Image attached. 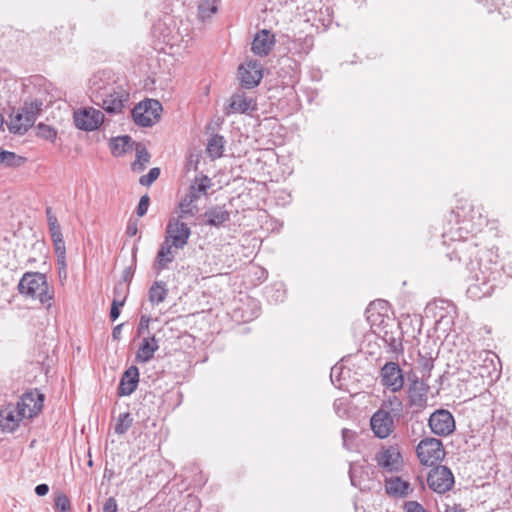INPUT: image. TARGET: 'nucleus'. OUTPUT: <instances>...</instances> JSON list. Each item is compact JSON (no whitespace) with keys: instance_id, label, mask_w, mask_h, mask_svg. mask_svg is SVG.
Segmentation results:
<instances>
[{"instance_id":"49","label":"nucleus","mask_w":512,"mask_h":512,"mask_svg":"<svg viewBox=\"0 0 512 512\" xmlns=\"http://www.w3.org/2000/svg\"><path fill=\"white\" fill-rule=\"evenodd\" d=\"M122 291H126V287L123 284H118L114 287V297H121Z\"/></svg>"},{"instance_id":"43","label":"nucleus","mask_w":512,"mask_h":512,"mask_svg":"<svg viewBox=\"0 0 512 512\" xmlns=\"http://www.w3.org/2000/svg\"><path fill=\"white\" fill-rule=\"evenodd\" d=\"M405 512H427L424 507L416 501H408L404 505Z\"/></svg>"},{"instance_id":"17","label":"nucleus","mask_w":512,"mask_h":512,"mask_svg":"<svg viewBox=\"0 0 512 512\" xmlns=\"http://www.w3.org/2000/svg\"><path fill=\"white\" fill-rule=\"evenodd\" d=\"M25 421L15 403H8L0 410V427L3 431L14 432Z\"/></svg>"},{"instance_id":"14","label":"nucleus","mask_w":512,"mask_h":512,"mask_svg":"<svg viewBox=\"0 0 512 512\" xmlns=\"http://www.w3.org/2000/svg\"><path fill=\"white\" fill-rule=\"evenodd\" d=\"M257 110V101L254 97L246 95L243 91L235 92L225 107V114H251Z\"/></svg>"},{"instance_id":"54","label":"nucleus","mask_w":512,"mask_h":512,"mask_svg":"<svg viewBox=\"0 0 512 512\" xmlns=\"http://www.w3.org/2000/svg\"><path fill=\"white\" fill-rule=\"evenodd\" d=\"M432 368V363L429 361V360H425V363H424V370L429 372Z\"/></svg>"},{"instance_id":"7","label":"nucleus","mask_w":512,"mask_h":512,"mask_svg":"<svg viewBox=\"0 0 512 512\" xmlns=\"http://www.w3.org/2000/svg\"><path fill=\"white\" fill-rule=\"evenodd\" d=\"M73 120L78 129L91 132L97 130L104 122V114L94 107H83L74 111Z\"/></svg>"},{"instance_id":"2","label":"nucleus","mask_w":512,"mask_h":512,"mask_svg":"<svg viewBox=\"0 0 512 512\" xmlns=\"http://www.w3.org/2000/svg\"><path fill=\"white\" fill-rule=\"evenodd\" d=\"M89 97L109 114H119L129 100V93L109 71H99L89 80Z\"/></svg>"},{"instance_id":"18","label":"nucleus","mask_w":512,"mask_h":512,"mask_svg":"<svg viewBox=\"0 0 512 512\" xmlns=\"http://www.w3.org/2000/svg\"><path fill=\"white\" fill-rule=\"evenodd\" d=\"M425 374L422 375V378ZM409 387L408 395L413 405L422 406L427 400L429 385L424 379H419L415 374L408 375Z\"/></svg>"},{"instance_id":"9","label":"nucleus","mask_w":512,"mask_h":512,"mask_svg":"<svg viewBox=\"0 0 512 512\" xmlns=\"http://www.w3.org/2000/svg\"><path fill=\"white\" fill-rule=\"evenodd\" d=\"M427 484L432 491L443 494L453 487L454 476L448 467L439 465L429 471Z\"/></svg>"},{"instance_id":"13","label":"nucleus","mask_w":512,"mask_h":512,"mask_svg":"<svg viewBox=\"0 0 512 512\" xmlns=\"http://www.w3.org/2000/svg\"><path fill=\"white\" fill-rule=\"evenodd\" d=\"M375 460L378 466L387 472H397L403 465V458L397 445L380 449L375 455Z\"/></svg>"},{"instance_id":"31","label":"nucleus","mask_w":512,"mask_h":512,"mask_svg":"<svg viewBox=\"0 0 512 512\" xmlns=\"http://www.w3.org/2000/svg\"><path fill=\"white\" fill-rule=\"evenodd\" d=\"M446 307L442 306L441 309L446 310V314H441L437 320L438 325L444 326L446 329H450V327L454 324V317L456 314V307L450 302H441Z\"/></svg>"},{"instance_id":"41","label":"nucleus","mask_w":512,"mask_h":512,"mask_svg":"<svg viewBox=\"0 0 512 512\" xmlns=\"http://www.w3.org/2000/svg\"><path fill=\"white\" fill-rule=\"evenodd\" d=\"M55 507L60 512H68L71 508L68 497L64 494H60L55 498Z\"/></svg>"},{"instance_id":"29","label":"nucleus","mask_w":512,"mask_h":512,"mask_svg":"<svg viewBox=\"0 0 512 512\" xmlns=\"http://www.w3.org/2000/svg\"><path fill=\"white\" fill-rule=\"evenodd\" d=\"M150 161V154L147 149L141 145L136 146V159L132 163V170L135 172H141L146 168V165Z\"/></svg>"},{"instance_id":"42","label":"nucleus","mask_w":512,"mask_h":512,"mask_svg":"<svg viewBox=\"0 0 512 512\" xmlns=\"http://www.w3.org/2000/svg\"><path fill=\"white\" fill-rule=\"evenodd\" d=\"M149 203H150V198L148 195H143L140 198V201L138 203L137 210H136V213L139 217H142L147 213Z\"/></svg>"},{"instance_id":"52","label":"nucleus","mask_w":512,"mask_h":512,"mask_svg":"<svg viewBox=\"0 0 512 512\" xmlns=\"http://www.w3.org/2000/svg\"><path fill=\"white\" fill-rule=\"evenodd\" d=\"M121 329H122V324L117 325L113 328V331H112L113 338H115V339L119 338V336L121 334Z\"/></svg>"},{"instance_id":"53","label":"nucleus","mask_w":512,"mask_h":512,"mask_svg":"<svg viewBox=\"0 0 512 512\" xmlns=\"http://www.w3.org/2000/svg\"><path fill=\"white\" fill-rule=\"evenodd\" d=\"M59 267V276L66 278V258L64 259V266L58 265Z\"/></svg>"},{"instance_id":"30","label":"nucleus","mask_w":512,"mask_h":512,"mask_svg":"<svg viewBox=\"0 0 512 512\" xmlns=\"http://www.w3.org/2000/svg\"><path fill=\"white\" fill-rule=\"evenodd\" d=\"M220 0H201L198 5V16L202 20L211 18L218 10Z\"/></svg>"},{"instance_id":"28","label":"nucleus","mask_w":512,"mask_h":512,"mask_svg":"<svg viewBox=\"0 0 512 512\" xmlns=\"http://www.w3.org/2000/svg\"><path fill=\"white\" fill-rule=\"evenodd\" d=\"M131 144L130 136H119L110 141V149L114 156H121L130 148Z\"/></svg>"},{"instance_id":"44","label":"nucleus","mask_w":512,"mask_h":512,"mask_svg":"<svg viewBox=\"0 0 512 512\" xmlns=\"http://www.w3.org/2000/svg\"><path fill=\"white\" fill-rule=\"evenodd\" d=\"M103 512H118L117 502L114 497H109L105 501L103 505Z\"/></svg>"},{"instance_id":"3","label":"nucleus","mask_w":512,"mask_h":512,"mask_svg":"<svg viewBox=\"0 0 512 512\" xmlns=\"http://www.w3.org/2000/svg\"><path fill=\"white\" fill-rule=\"evenodd\" d=\"M20 294L25 297L38 300L47 309L52 306L53 292L49 290L46 276L39 272L25 273L19 284Z\"/></svg>"},{"instance_id":"22","label":"nucleus","mask_w":512,"mask_h":512,"mask_svg":"<svg viewBox=\"0 0 512 512\" xmlns=\"http://www.w3.org/2000/svg\"><path fill=\"white\" fill-rule=\"evenodd\" d=\"M494 354H490L487 351H482L479 353L478 358L479 360L473 359L474 366L473 369L476 371L477 368L479 369L477 371V374L481 377H492V372L496 371L495 364H494Z\"/></svg>"},{"instance_id":"27","label":"nucleus","mask_w":512,"mask_h":512,"mask_svg":"<svg viewBox=\"0 0 512 512\" xmlns=\"http://www.w3.org/2000/svg\"><path fill=\"white\" fill-rule=\"evenodd\" d=\"M167 295L168 289L163 281H156L149 290V300L154 305L162 303Z\"/></svg>"},{"instance_id":"5","label":"nucleus","mask_w":512,"mask_h":512,"mask_svg":"<svg viewBox=\"0 0 512 512\" xmlns=\"http://www.w3.org/2000/svg\"><path fill=\"white\" fill-rule=\"evenodd\" d=\"M162 105L158 100L147 99L137 104L132 110V117L137 125L148 127L160 119Z\"/></svg>"},{"instance_id":"48","label":"nucleus","mask_w":512,"mask_h":512,"mask_svg":"<svg viewBox=\"0 0 512 512\" xmlns=\"http://www.w3.org/2000/svg\"><path fill=\"white\" fill-rule=\"evenodd\" d=\"M49 492V486L47 484H39L35 487V493L38 496H45Z\"/></svg>"},{"instance_id":"34","label":"nucleus","mask_w":512,"mask_h":512,"mask_svg":"<svg viewBox=\"0 0 512 512\" xmlns=\"http://www.w3.org/2000/svg\"><path fill=\"white\" fill-rule=\"evenodd\" d=\"M133 422V418L131 417L130 413H123L120 414L116 425H115V433L122 435L128 431V429L131 427Z\"/></svg>"},{"instance_id":"35","label":"nucleus","mask_w":512,"mask_h":512,"mask_svg":"<svg viewBox=\"0 0 512 512\" xmlns=\"http://www.w3.org/2000/svg\"><path fill=\"white\" fill-rule=\"evenodd\" d=\"M36 129L38 137L48 140L50 142L55 141L57 137V131L53 127L46 125L44 123H39Z\"/></svg>"},{"instance_id":"40","label":"nucleus","mask_w":512,"mask_h":512,"mask_svg":"<svg viewBox=\"0 0 512 512\" xmlns=\"http://www.w3.org/2000/svg\"><path fill=\"white\" fill-rule=\"evenodd\" d=\"M17 160L19 161L20 157H18L15 153L6 150H0V164L12 166Z\"/></svg>"},{"instance_id":"55","label":"nucleus","mask_w":512,"mask_h":512,"mask_svg":"<svg viewBox=\"0 0 512 512\" xmlns=\"http://www.w3.org/2000/svg\"><path fill=\"white\" fill-rule=\"evenodd\" d=\"M339 370H340V368H338V367H336V366H335V367H333V368L331 369L330 377H331V380H332V381H333V378H334V373H338V372H339Z\"/></svg>"},{"instance_id":"38","label":"nucleus","mask_w":512,"mask_h":512,"mask_svg":"<svg viewBox=\"0 0 512 512\" xmlns=\"http://www.w3.org/2000/svg\"><path fill=\"white\" fill-rule=\"evenodd\" d=\"M54 250L57 256V264L64 266V259L66 257V248L64 239L53 240Z\"/></svg>"},{"instance_id":"20","label":"nucleus","mask_w":512,"mask_h":512,"mask_svg":"<svg viewBox=\"0 0 512 512\" xmlns=\"http://www.w3.org/2000/svg\"><path fill=\"white\" fill-rule=\"evenodd\" d=\"M139 383V370L136 366H130L122 375L118 387L120 396H129L137 388Z\"/></svg>"},{"instance_id":"24","label":"nucleus","mask_w":512,"mask_h":512,"mask_svg":"<svg viewBox=\"0 0 512 512\" xmlns=\"http://www.w3.org/2000/svg\"><path fill=\"white\" fill-rule=\"evenodd\" d=\"M158 348L155 336L144 338L136 353V360L141 363L149 362Z\"/></svg>"},{"instance_id":"1","label":"nucleus","mask_w":512,"mask_h":512,"mask_svg":"<svg viewBox=\"0 0 512 512\" xmlns=\"http://www.w3.org/2000/svg\"><path fill=\"white\" fill-rule=\"evenodd\" d=\"M444 243L448 240L454 243L450 260L463 263L467 272V296L472 300H481L490 296L495 288L499 274L498 255L492 249L479 250L472 239L460 240L450 234H444Z\"/></svg>"},{"instance_id":"57","label":"nucleus","mask_w":512,"mask_h":512,"mask_svg":"<svg viewBox=\"0 0 512 512\" xmlns=\"http://www.w3.org/2000/svg\"><path fill=\"white\" fill-rule=\"evenodd\" d=\"M393 399H394L395 401H397L398 406H401V402H400V401H398V399H397V397H396V396H394V397H393Z\"/></svg>"},{"instance_id":"51","label":"nucleus","mask_w":512,"mask_h":512,"mask_svg":"<svg viewBox=\"0 0 512 512\" xmlns=\"http://www.w3.org/2000/svg\"><path fill=\"white\" fill-rule=\"evenodd\" d=\"M149 318L146 317V316H142L141 319H140V324H139V333H141V330L143 328H147L148 327V324H149Z\"/></svg>"},{"instance_id":"50","label":"nucleus","mask_w":512,"mask_h":512,"mask_svg":"<svg viewBox=\"0 0 512 512\" xmlns=\"http://www.w3.org/2000/svg\"><path fill=\"white\" fill-rule=\"evenodd\" d=\"M120 315V309H118L116 306H111L110 310V318L112 321H115Z\"/></svg>"},{"instance_id":"10","label":"nucleus","mask_w":512,"mask_h":512,"mask_svg":"<svg viewBox=\"0 0 512 512\" xmlns=\"http://www.w3.org/2000/svg\"><path fill=\"white\" fill-rule=\"evenodd\" d=\"M181 218L182 215L170 218L166 226L165 239L172 242L175 249H183L187 245L191 235L189 226L184 223Z\"/></svg>"},{"instance_id":"25","label":"nucleus","mask_w":512,"mask_h":512,"mask_svg":"<svg viewBox=\"0 0 512 512\" xmlns=\"http://www.w3.org/2000/svg\"><path fill=\"white\" fill-rule=\"evenodd\" d=\"M385 489L391 496L405 497L408 495L409 483L400 477H391L385 480Z\"/></svg>"},{"instance_id":"19","label":"nucleus","mask_w":512,"mask_h":512,"mask_svg":"<svg viewBox=\"0 0 512 512\" xmlns=\"http://www.w3.org/2000/svg\"><path fill=\"white\" fill-rule=\"evenodd\" d=\"M275 44V36L269 30L259 31L252 42V51L258 56H267L273 49Z\"/></svg>"},{"instance_id":"21","label":"nucleus","mask_w":512,"mask_h":512,"mask_svg":"<svg viewBox=\"0 0 512 512\" xmlns=\"http://www.w3.org/2000/svg\"><path fill=\"white\" fill-rule=\"evenodd\" d=\"M176 250L174 244L169 242L167 239H164L161 244L157 256L154 262V268L157 270H163L168 267V264L173 262L176 256Z\"/></svg>"},{"instance_id":"39","label":"nucleus","mask_w":512,"mask_h":512,"mask_svg":"<svg viewBox=\"0 0 512 512\" xmlns=\"http://www.w3.org/2000/svg\"><path fill=\"white\" fill-rule=\"evenodd\" d=\"M160 175V169L155 167L150 169V171L140 177L139 183L143 186H150Z\"/></svg>"},{"instance_id":"23","label":"nucleus","mask_w":512,"mask_h":512,"mask_svg":"<svg viewBox=\"0 0 512 512\" xmlns=\"http://www.w3.org/2000/svg\"><path fill=\"white\" fill-rule=\"evenodd\" d=\"M205 223L219 227L230 219V213L223 206H214L204 213Z\"/></svg>"},{"instance_id":"56","label":"nucleus","mask_w":512,"mask_h":512,"mask_svg":"<svg viewBox=\"0 0 512 512\" xmlns=\"http://www.w3.org/2000/svg\"><path fill=\"white\" fill-rule=\"evenodd\" d=\"M340 404H341V401H340V400H336V401L334 402V408H335V410L337 411V413H339V411H338V406H339Z\"/></svg>"},{"instance_id":"26","label":"nucleus","mask_w":512,"mask_h":512,"mask_svg":"<svg viewBox=\"0 0 512 512\" xmlns=\"http://www.w3.org/2000/svg\"><path fill=\"white\" fill-rule=\"evenodd\" d=\"M224 145V137L219 134H215L208 140L206 152L212 159L220 158L223 155Z\"/></svg>"},{"instance_id":"32","label":"nucleus","mask_w":512,"mask_h":512,"mask_svg":"<svg viewBox=\"0 0 512 512\" xmlns=\"http://www.w3.org/2000/svg\"><path fill=\"white\" fill-rule=\"evenodd\" d=\"M45 212H46L49 232H50L52 241L57 240V239H62L63 235H62L61 227H60V224L58 223L57 217L52 212V208L47 207Z\"/></svg>"},{"instance_id":"4","label":"nucleus","mask_w":512,"mask_h":512,"mask_svg":"<svg viewBox=\"0 0 512 512\" xmlns=\"http://www.w3.org/2000/svg\"><path fill=\"white\" fill-rule=\"evenodd\" d=\"M42 105L43 102L37 99L25 102L22 108L10 115L7 123L9 131L20 135L26 133L34 125Z\"/></svg>"},{"instance_id":"16","label":"nucleus","mask_w":512,"mask_h":512,"mask_svg":"<svg viewBox=\"0 0 512 512\" xmlns=\"http://www.w3.org/2000/svg\"><path fill=\"white\" fill-rule=\"evenodd\" d=\"M370 426L376 437L384 439L394 430V420L389 411L379 409L370 419Z\"/></svg>"},{"instance_id":"8","label":"nucleus","mask_w":512,"mask_h":512,"mask_svg":"<svg viewBox=\"0 0 512 512\" xmlns=\"http://www.w3.org/2000/svg\"><path fill=\"white\" fill-rule=\"evenodd\" d=\"M43 403L44 395L38 390H32L24 393L15 405L21 412V416L29 421L42 411Z\"/></svg>"},{"instance_id":"6","label":"nucleus","mask_w":512,"mask_h":512,"mask_svg":"<svg viewBox=\"0 0 512 512\" xmlns=\"http://www.w3.org/2000/svg\"><path fill=\"white\" fill-rule=\"evenodd\" d=\"M416 452L420 462L427 466L436 464L445 456L441 440L432 437L421 440Z\"/></svg>"},{"instance_id":"37","label":"nucleus","mask_w":512,"mask_h":512,"mask_svg":"<svg viewBox=\"0 0 512 512\" xmlns=\"http://www.w3.org/2000/svg\"><path fill=\"white\" fill-rule=\"evenodd\" d=\"M191 186L196 187V194L200 197L201 195L206 194V191L210 188L211 179L207 176H201L200 178H197Z\"/></svg>"},{"instance_id":"45","label":"nucleus","mask_w":512,"mask_h":512,"mask_svg":"<svg viewBox=\"0 0 512 512\" xmlns=\"http://www.w3.org/2000/svg\"><path fill=\"white\" fill-rule=\"evenodd\" d=\"M126 294H127V291H122V296L121 297L115 296L113 301H112V305L111 306H116L118 309H120L125 304Z\"/></svg>"},{"instance_id":"12","label":"nucleus","mask_w":512,"mask_h":512,"mask_svg":"<svg viewBox=\"0 0 512 512\" xmlns=\"http://www.w3.org/2000/svg\"><path fill=\"white\" fill-rule=\"evenodd\" d=\"M431 431L438 436H448L455 430V420L451 412L445 409L434 411L428 420Z\"/></svg>"},{"instance_id":"15","label":"nucleus","mask_w":512,"mask_h":512,"mask_svg":"<svg viewBox=\"0 0 512 512\" xmlns=\"http://www.w3.org/2000/svg\"><path fill=\"white\" fill-rule=\"evenodd\" d=\"M262 77V67L257 61H248L238 68V78L244 88L251 89L258 86Z\"/></svg>"},{"instance_id":"47","label":"nucleus","mask_w":512,"mask_h":512,"mask_svg":"<svg viewBox=\"0 0 512 512\" xmlns=\"http://www.w3.org/2000/svg\"><path fill=\"white\" fill-rule=\"evenodd\" d=\"M138 227L135 221H129L126 228V234L130 237H133L137 234Z\"/></svg>"},{"instance_id":"11","label":"nucleus","mask_w":512,"mask_h":512,"mask_svg":"<svg viewBox=\"0 0 512 512\" xmlns=\"http://www.w3.org/2000/svg\"><path fill=\"white\" fill-rule=\"evenodd\" d=\"M381 384L389 391L396 393L404 386V375L399 364L387 362L380 370Z\"/></svg>"},{"instance_id":"33","label":"nucleus","mask_w":512,"mask_h":512,"mask_svg":"<svg viewBox=\"0 0 512 512\" xmlns=\"http://www.w3.org/2000/svg\"><path fill=\"white\" fill-rule=\"evenodd\" d=\"M199 198V195L196 194V187L191 186L190 192L181 200L180 209L182 217L186 214L193 215L192 204Z\"/></svg>"},{"instance_id":"46","label":"nucleus","mask_w":512,"mask_h":512,"mask_svg":"<svg viewBox=\"0 0 512 512\" xmlns=\"http://www.w3.org/2000/svg\"><path fill=\"white\" fill-rule=\"evenodd\" d=\"M441 512H465V510L458 504H444Z\"/></svg>"},{"instance_id":"36","label":"nucleus","mask_w":512,"mask_h":512,"mask_svg":"<svg viewBox=\"0 0 512 512\" xmlns=\"http://www.w3.org/2000/svg\"><path fill=\"white\" fill-rule=\"evenodd\" d=\"M356 436V432L347 428L342 429V442L346 450L352 451L356 448Z\"/></svg>"}]
</instances>
